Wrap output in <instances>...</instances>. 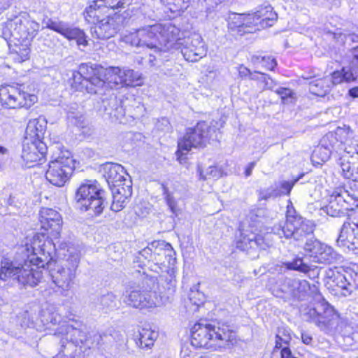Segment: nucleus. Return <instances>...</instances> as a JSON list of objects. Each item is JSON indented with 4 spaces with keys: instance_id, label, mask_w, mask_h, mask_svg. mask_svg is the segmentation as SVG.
<instances>
[{
    "instance_id": "nucleus-1",
    "label": "nucleus",
    "mask_w": 358,
    "mask_h": 358,
    "mask_svg": "<svg viewBox=\"0 0 358 358\" xmlns=\"http://www.w3.org/2000/svg\"><path fill=\"white\" fill-rule=\"evenodd\" d=\"M55 245L48 236L36 233L27 237L16 247L13 258L3 257L0 262V280H15L22 287H35L43 278L41 268L52 260Z\"/></svg>"
},
{
    "instance_id": "nucleus-2",
    "label": "nucleus",
    "mask_w": 358,
    "mask_h": 358,
    "mask_svg": "<svg viewBox=\"0 0 358 358\" xmlns=\"http://www.w3.org/2000/svg\"><path fill=\"white\" fill-rule=\"evenodd\" d=\"M180 29L171 22L147 26L121 36V41L133 47L146 48L160 55L172 49H181L184 58L189 62L198 61L206 55L201 36L194 34L181 39Z\"/></svg>"
},
{
    "instance_id": "nucleus-3",
    "label": "nucleus",
    "mask_w": 358,
    "mask_h": 358,
    "mask_svg": "<svg viewBox=\"0 0 358 358\" xmlns=\"http://www.w3.org/2000/svg\"><path fill=\"white\" fill-rule=\"evenodd\" d=\"M235 341L234 333L227 326L197 322L191 329V345L212 350L229 348Z\"/></svg>"
},
{
    "instance_id": "nucleus-4",
    "label": "nucleus",
    "mask_w": 358,
    "mask_h": 358,
    "mask_svg": "<svg viewBox=\"0 0 358 358\" xmlns=\"http://www.w3.org/2000/svg\"><path fill=\"white\" fill-rule=\"evenodd\" d=\"M103 194L96 181L82 183L75 196L76 208L82 212H87L90 215H101L106 207Z\"/></svg>"
},
{
    "instance_id": "nucleus-5",
    "label": "nucleus",
    "mask_w": 358,
    "mask_h": 358,
    "mask_svg": "<svg viewBox=\"0 0 358 358\" xmlns=\"http://www.w3.org/2000/svg\"><path fill=\"white\" fill-rule=\"evenodd\" d=\"M35 90L25 85H7L0 87V103L6 108H29L38 101Z\"/></svg>"
},
{
    "instance_id": "nucleus-6",
    "label": "nucleus",
    "mask_w": 358,
    "mask_h": 358,
    "mask_svg": "<svg viewBox=\"0 0 358 358\" xmlns=\"http://www.w3.org/2000/svg\"><path fill=\"white\" fill-rule=\"evenodd\" d=\"M314 227L311 221L301 216H287L286 220L275 225L273 230L280 238L302 241L313 234Z\"/></svg>"
},
{
    "instance_id": "nucleus-7",
    "label": "nucleus",
    "mask_w": 358,
    "mask_h": 358,
    "mask_svg": "<svg viewBox=\"0 0 358 358\" xmlns=\"http://www.w3.org/2000/svg\"><path fill=\"white\" fill-rule=\"evenodd\" d=\"M40 29V24L24 13L7 22L3 34L10 40L31 41Z\"/></svg>"
},
{
    "instance_id": "nucleus-8",
    "label": "nucleus",
    "mask_w": 358,
    "mask_h": 358,
    "mask_svg": "<svg viewBox=\"0 0 358 358\" xmlns=\"http://www.w3.org/2000/svg\"><path fill=\"white\" fill-rule=\"evenodd\" d=\"M73 167V159L68 151L49 162L45 173L47 180L57 187H62L69 180Z\"/></svg>"
},
{
    "instance_id": "nucleus-9",
    "label": "nucleus",
    "mask_w": 358,
    "mask_h": 358,
    "mask_svg": "<svg viewBox=\"0 0 358 358\" xmlns=\"http://www.w3.org/2000/svg\"><path fill=\"white\" fill-rule=\"evenodd\" d=\"M358 207V194H350L344 189H338L329 196L325 211L331 217L345 216L348 211Z\"/></svg>"
},
{
    "instance_id": "nucleus-10",
    "label": "nucleus",
    "mask_w": 358,
    "mask_h": 358,
    "mask_svg": "<svg viewBox=\"0 0 358 358\" xmlns=\"http://www.w3.org/2000/svg\"><path fill=\"white\" fill-rule=\"evenodd\" d=\"M211 130L206 122H200L194 129H188L184 136L178 141L176 151L178 158L187 154L192 148L202 145L208 138Z\"/></svg>"
},
{
    "instance_id": "nucleus-11",
    "label": "nucleus",
    "mask_w": 358,
    "mask_h": 358,
    "mask_svg": "<svg viewBox=\"0 0 358 358\" xmlns=\"http://www.w3.org/2000/svg\"><path fill=\"white\" fill-rule=\"evenodd\" d=\"M124 303L132 308L143 310L152 309L163 305L162 297L154 291H141L131 287L125 292Z\"/></svg>"
},
{
    "instance_id": "nucleus-12",
    "label": "nucleus",
    "mask_w": 358,
    "mask_h": 358,
    "mask_svg": "<svg viewBox=\"0 0 358 358\" xmlns=\"http://www.w3.org/2000/svg\"><path fill=\"white\" fill-rule=\"evenodd\" d=\"M306 320L316 325L320 330L328 332L336 324L338 315L332 306L327 303H318L304 313Z\"/></svg>"
},
{
    "instance_id": "nucleus-13",
    "label": "nucleus",
    "mask_w": 358,
    "mask_h": 358,
    "mask_svg": "<svg viewBox=\"0 0 358 358\" xmlns=\"http://www.w3.org/2000/svg\"><path fill=\"white\" fill-rule=\"evenodd\" d=\"M101 75L108 76L113 87L117 85L135 87L142 84L141 74L131 69L109 67L102 70Z\"/></svg>"
},
{
    "instance_id": "nucleus-14",
    "label": "nucleus",
    "mask_w": 358,
    "mask_h": 358,
    "mask_svg": "<svg viewBox=\"0 0 358 358\" xmlns=\"http://www.w3.org/2000/svg\"><path fill=\"white\" fill-rule=\"evenodd\" d=\"M354 132L349 126L338 127L336 130L325 134L321 143L327 146L336 155H341L343 152V145L353 136Z\"/></svg>"
},
{
    "instance_id": "nucleus-15",
    "label": "nucleus",
    "mask_w": 358,
    "mask_h": 358,
    "mask_svg": "<svg viewBox=\"0 0 358 358\" xmlns=\"http://www.w3.org/2000/svg\"><path fill=\"white\" fill-rule=\"evenodd\" d=\"M122 20L120 15L115 14L101 19L91 28L94 37L99 39H108L114 36L121 29Z\"/></svg>"
},
{
    "instance_id": "nucleus-16",
    "label": "nucleus",
    "mask_w": 358,
    "mask_h": 358,
    "mask_svg": "<svg viewBox=\"0 0 358 358\" xmlns=\"http://www.w3.org/2000/svg\"><path fill=\"white\" fill-rule=\"evenodd\" d=\"M47 146L43 141L24 140L21 157L27 167L34 166L44 159Z\"/></svg>"
},
{
    "instance_id": "nucleus-17",
    "label": "nucleus",
    "mask_w": 358,
    "mask_h": 358,
    "mask_svg": "<svg viewBox=\"0 0 358 358\" xmlns=\"http://www.w3.org/2000/svg\"><path fill=\"white\" fill-rule=\"evenodd\" d=\"M327 282L333 290L345 296L350 295L355 287L351 273L347 271L341 272L338 270H330L328 272Z\"/></svg>"
},
{
    "instance_id": "nucleus-18",
    "label": "nucleus",
    "mask_w": 358,
    "mask_h": 358,
    "mask_svg": "<svg viewBox=\"0 0 358 358\" xmlns=\"http://www.w3.org/2000/svg\"><path fill=\"white\" fill-rule=\"evenodd\" d=\"M337 244L344 250L355 251L358 250V220L355 218L352 222L343 223Z\"/></svg>"
},
{
    "instance_id": "nucleus-19",
    "label": "nucleus",
    "mask_w": 358,
    "mask_h": 358,
    "mask_svg": "<svg viewBox=\"0 0 358 358\" xmlns=\"http://www.w3.org/2000/svg\"><path fill=\"white\" fill-rule=\"evenodd\" d=\"M39 221L41 227L50 231L55 238L59 237L62 225L61 215L55 210L49 208H42L39 213Z\"/></svg>"
},
{
    "instance_id": "nucleus-20",
    "label": "nucleus",
    "mask_w": 358,
    "mask_h": 358,
    "mask_svg": "<svg viewBox=\"0 0 358 358\" xmlns=\"http://www.w3.org/2000/svg\"><path fill=\"white\" fill-rule=\"evenodd\" d=\"M84 325L81 322L71 321L59 327L56 334L64 336V340L68 343H73L77 347L86 341L87 335L83 331Z\"/></svg>"
},
{
    "instance_id": "nucleus-21",
    "label": "nucleus",
    "mask_w": 358,
    "mask_h": 358,
    "mask_svg": "<svg viewBox=\"0 0 358 358\" xmlns=\"http://www.w3.org/2000/svg\"><path fill=\"white\" fill-rule=\"evenodd\" d=\"M102 171L110 188L116 185H122L127 182V180H131L124 168L119 164H106L103 166Z\"/></svg>"
},
{
    "instance_id": "nucleus-22",
    "label": "nucleus",
    "mask_w": 358,
    "mask_h": 358,
    "mask_svg": "<svg viewBox=\"0 0 358 358\" xmlns=\"http://www.w3.org/2000/svg\"><path fill=\"white\" fill-rule=\"evenodd\" d=\"M48 28L59 33L69 40H76L78 45L86 46L87 41L83 30L73 27L66 23L52 22L47 26Z\"/></svg>"
},
{
    "instance_id": "nucleus-23",
    "label": "nucleus",
    "mask_w": 358,
    "mask_h": 358,
    "mask_svg": "<svg viewBox=\"0 0 358 358\" xmlns=\"http://www.w3.org/2000/svg\"><path fill=\"white\" fill-rule=\"evenodd\" d=\"M111 192L113 194V202L110 209L115 212L122 210L129 197L132 194V183L131 180H127V182L120 186L112 187Z\"/></svg>"
},
{
    "instance_id": "nucleus-24",
    "label": "nucleus",
    "mask_w": 358,
    "mask_h": 358,
    "mask_svg": "<svg viewBox=\"0 0 358 358\" xmlns=\"http://www.w3.org/2000/svg\"><path fill=\"white\" fill-rule=\"evenodd\" d=\"M241 239L238 242V248L241 250L254 248L255 247L265 250L270 245L268 239L262 235H257L255 233L248 234L244 226L240 227Z\"/></svg>"
},
{
    "instance_id": "nucleus-25",
    "label": "nucleus",
    "mask_w": 358,
    "mask_h": 358,
    "mask_svg": "<svg viewBox=\"0 0 358 358\" xmlns=\"http://www.w3.org/2000/svg\"><path fill=\"white\" fill-rule=\"evenodd\" d=\"M77 264L71 267H62L51 274L53 282L62 290H69L73 284V280L76 277Z\"/></svg>"
},
{
    "instance_id": "nucleus-26",
    "label": "nucleus",
    "mask_w": 358,
    "mask_h": 358,
    "mask_svg": "<svg viewBox=\"0 0 358 358\" xmlns=\"http://www.w3.org/2000/svg\"><path fill=\"white\" fill-rule=\"evenodd\" d=\"M10 54L13 59L21 63L29 59L31 42L29 41H17L10 40Z\"/></svg>"
},
{
    "instance_id": "nucleus-27",
    "label": "nucleus",
    "mask_w": 358,
    "mask_h": 358,
    "mask_svg": "<svg viewBox=\"0 0 358 358\" xmlns=\"http://www.w3.org/2000/svg\"><path fill=\"white\" fill-rule=\"evenodd\" d=\"M45 122L43 119L34 118L29 121L26 128V136L24 140L42 141L45 131Z\"/></svg>"
},
{
    "instance_id": "nucleus-28",
    "label": "nucleus",
    "mask_w": 358,
    "mask_h": 358,
    "mask_svg": "<svg viewBox=\"0 0 358 358\" xmlns=\"http://www.w3.org/2000/svg\"><path fill=\"white\" fill-rule=\"evenodd\" d=\"M255 13L260 29L271 27L277 20V14L269 5L259 7Z\"/></svg>"
},
{
    "instance_id": "nucleus-29",
    "label": "nucleus",
    "mask_w": 358,
    "mask_h": 358,
    "mask_svg": "<svg viewBox=\"0 0 358 358\" xmlns=\"http://www.w3.org/2000/svg\"><path fill=\"white\" fill-rule=\"evenodd\" d=\"M330 80V87L343 82L349 83L356 80V71L349 67H343L341 71H334L330 76H326Z\"/></svg>"
},
{
    "instance_id": "nucleus-30",
    "label": "nucleus",
    "mask_w": 358,
    "mask_h": 358,
    "mask_svg": "<svg viewBox=\"0 0 358 358\" xmlns=\"http://www.w3.org/2000/svg\"><path fill=\"white\" fill-rule=\"evenodd\" d=\"M320 249L314 256L315 262L321 264H331L337 259V253L334 249L324 243H316Z\"/></svg>"
},
{
    "instance_id": "nucleus-31",
    "label": "nucleus",
    "mask_w": 358,
    "mask_h": 358,
    "mask_svg": "<svg viewBox=\"0 0 358 358\" xmlns=\"http://www.w3.org/2000/svg\"><path fill=\"white\" fill-rule=\"evenodd\" d=\"M85 69V66L82 65L80 67V71H74L73 73L71 78V87L77 91L82 90L85 87L90 93H98L97 89H90V86H88V78L84 77L83 75Z\"/></svg>"
},
{
    "instance_id": "nucleus-32",
    "label": "nucleus",
    "mask_w": 358,
    "mask_h": 358,
    "mask_svg": "<svg viewBox=\"0 0 358 358\" xmlns=\"http://www.w3.org/2000/svg\"><path fill=\"white\" fill-rule=\"evenodd\" d=\"M157 336V332L149 328H143L139 331L137 344L142 349H150L154 345Z\"/></svg>"
},
{
    "instance_id": "nucleus-33",
    "label": "nucleus",
    "mask_w": 358,
    "mask_h": 358,
    "mask_svg": "<svg viewBox=\"0 0 358 358\" xmlns=\"http://www.w3.org/2000/svg\"><path fill=\"white\" fill-rule=\"evenodd\" d=\"M330 90V80L327 77L315 80L309 84V91L316 96H323Z\"/></svg>"
},
{
    "instance_id": "nucleus-34",
    "label": "nucleus",
    "mask_w": 358,
    "mask_h": 358,
    "mask_svg": "<svg viewBox=\"0 0 358 358\" xmlns=\"http://www.w3.org/2000/svg\"><path fill=\"white\" fill-rule=\"evenodd\" d=\"M107 69L108 68L105 69L103 67H100L96 69H93L92 68L91 69L94 73V75L92 77L88 78V85H91L90 89L92 88V86L101 88L106 85L110 88L113 87V85L108 79V76L101 75L102 70H107Z\"/></svg>"
},
{
    "instance_id": "nucleus-35",
    "label": "nucleus",
    "mask_w": 358,
    "mask_h": 358,
    "mask_svg": "<svg viewBox=\"0 0 358 358\" xmlns=\"http://www.w3.org/2000/svg\"><path fill=\"white\" fill-rule=\"evenodd\" d=\"M101 7L102 6H100L98 0L93 1L85 10L84 15L85 20L90 23L94 24V25L98 23L101 20L100 19Z\"/></svg>"
},
{
    "instance_id": "nucleus-36",
    "label": "nucleus",
    "mask_w": 358,
    "mask_h": 358,
    "mask_svg": "<svg viewBox=\"0 0 358 358\" xmlns=\"http://www.w3.org/2000/svg\"><path fill=\"white\" fill-rule=\"evenodd\" d=\"M334 154L331 150L320 143V145L314 150L311 159L313 163L320 164L328 161L331 155Z\"/></svg>"
},
{
    "instance_id": "nucleus-37",
    "label": "nucleus",
    "mask_w": 358,
    "mask_h": 358,
    "mask_svg": "<svg viewBox=\"0 0 358 358\" xmlns=\"http://www.w3.org/2000/svg\"><path fill=\"white\" fill-rule=\"evenodd\" d=\"M61 343V350L54 358H76L78 347L73 343L64 341V338H62Z\"/></svg>"
},
{
    "instance_id": "nucleus-38",
    "label": "nucleus",
    "mask_w": 358,
    "mask_h": 358,
    "mask_svg": "<svg viewBox=\"0 0 358 358\" xmlns=\"http://www.w3.org/2000/svg\"><path fill=\"white\" fill-rule=\"evenodd\" d=\"M244 17L245 14L234 13L231 15L228 20V28L232 31L242 35L245 30Z\"/></svg>"
},
{
    "instance_id": "nucleus-39",
    "label": "nucleus",
    "mask_w": 358,
    "mask_h": 358,
    "mask_svg": "<svg viewBox=\"0 0 358 358\" xmlns=\"http://www.w3.org/2000/svg\"><path fill=\"white\" fill-rule=\"evenodd\" d=\"M100 6L113 10L126 8L132 3V0H98Z\"/></svg>"
},
{
    "instance_id": "nucleus-40",
    "label": "nucleus",
    "mask_w": 358,
    "mask_h": 358,
    "mask_svg": "<svg viewBox=\"0 0 358 358\" xmlns=\"http://www.w3.org/2000/svg\"><path fill=\"white\" fill-rule=\"evenodd\" d=\"M100 305L106 310H111L117 307L118 301L117 296L112 292H108L101 296Z\"/></svg>"
},
{
    "instance_id": "nucleus-41",
    "label": "nucleus",
    "mask_w": 358,
    "mask_h": 358,
    "mask_svg": "<svg viewBox=\"0 0 358 358\" xmlns=\"http://www.w3.org/2000/svg\"><path fill=\"white\" fill-rule=\"evenodd\" d=\"M166 4L171 12H180L186 10L190 3V0H160Z\"/></svg>"
},
{
    "instance_id": "nucleus-42",
    "label": "nucleus",
    "mask_w": 358,
    "mask_h": 358,
    "mask_svg": "<svg viewBox=\"0 0 358 358\" xmlns=\"http://www.w3.org/2000/svg\"><path fill=\"white\" fill-rule=\"evenodd\" d=\"M201 180H217L222 176V171L218 167L210 166L205 171H202L200 168L198 169Z\"/></svg>"
},
{
    "instance_id": "nucleus-43",
    "label": "nucleus",
    "mask_w": 358,
    "mask_h": 358,
    "mask_svg": "<svg viewBox=\"0 0 358 358\" xmlns=\"http://www.w3.org/2000/svg\"><path fill=\"white\" fill-rule=\"evenodd\" d=\"M337 163L341 169V173L343 177L352 180L355 167L352 168L347 156L341 155V156L338 159Z\"/></svg>"
},
{
    "instance_id": "nucleus-44",
    "label": "nucleus",
    "mask_w": 358,
    "mask_h": 358,
    "mask_svg": "<svg viewBox=\"0 0 358 358\" xmlns=\"http://www.w3.org/2000/svg\"><path fill=\"white\" fill-rule=\"evenodd\" d=\"M256 18L257 16L255 15V13L245 14V30H243V33L253 32L256 30L260 29V28H259V24L257 22L258 20Z\"/></svg>"
},
{
    "instance_id": "nucleus-45",
    "label": "nucleus",
    "mask_w": 358,
    "mask_h": 358,
    "mask_svg": "<svg viewBox=\"0 0 358 358\" xmlns=\"http://www.w3.org/2000/svg\"><path fill=\"white\" fill-rule=\"evenodd\" d=\"M293 287V294L296 296L297 294L306 293L310 289V284L306 280H291L289 282Z\"/></svg>"
},
{
    "instance_id": "nucleus-46",
    "label": "nucleus",
    "mask_w": 358,
    "mask_h": 358,
    "mask_svg": "<svg viewBox=\"0 0 358 358\" xmlns=\"http://www.w3.org/2000/svg\"><path fill=\"white\" fill-rule=\"evenodd\" d=\"M252 61L255 64H260L262 67L268 70H273L277 64L275 59L269 56H255L252 57Z\"/></svg>"
},
{
    "instance_id": "nucleus-47",
    "label": "nucleus",
    "mask_w": 358,
    "mask_h": 358,
    "mask_svg": "<svg viewBox=\"0 0 358 358\" xmlns=\"http://www.w3.org/2000/svg\"><path fill=\"white\" fill-rule=\"evenodd\" d=\"M278 186H271L270 187L260 189L258 192L259 200H267L270 198L280 196V192L278 191Z\"/></svg>"
},
{
    "instance_id": "nucleus-48",
    "label": "nucleus",
    "mask_w": 358,
    "mask_h": 358,
    "mask_svg": "<svg viewBox=\"0 0 358 358\" xmlns=\"http://www.w3.org/2000/svg\"><path fill=\"white\" fill-rule=\"evenodd\" d=\"M286 265L289 269L296 270L303 273H307L310 270L309 266L304 263L301 258H296L292 262H287Z\"/></svg>"
},
{
    "instance_id": "nucleus-49",
    "label": "nucleus",
    "mask_w": 358,
    "mask_h": 358,
    "mask_svg": "<svg viewBox=\"0 0 358 358\" xmlns=\"http://www.w3.org/2000/svg\"><path fill=\"white\" fill-rule=\"evenodd\" d=\"M67 118L72 124L77 127H84L85 118L80 113L69 111L67 113Z\"/></svg>"
},
{
    "instance_id": "nucleus-50",
    "label": "nucleus",
    "mask_w": 358,
    "mask_h": 358,
    "mask_svg": "<svg viewBox=\"0 0 358 358\" xmlns=\"http://www.w3.org/2000/svg\"><path fill=\"white\" fill-rule=\"evenodd\" d=\"M278 95H280L282 103H291L294 101V93L293 92L287 88H279L275 91Z\"/></svg>"
},
{
    "instance_id": "nucleus-51",
    "label": "nucleus",
    "mask_w": 358,
    "mask_h": 358,
    "mask_svg": "<svg viewBox=\"0 0 358 358\" xmlns=\"http://www.w3.org/2000/svg\"><path fill=\"white\" fill-rule=\"evenodd\" d=\"M316 243H322L321 242L318 241L317 240L310 238L307 239L305 245H304V250L310 254V255L313 257L316 255V253H318V251L320 250Z\"/></svg>"
},
{
    "instance_id": "nucleus-52",
    "label": "nucleus",
    "mask_w": 358,
    "mask_h": 358,
    "mask_svg": "<svg viewBox=\"0 0 358 358\" xmlns=\"http://www.w3.org/2000/svg\"><path fill=\"white\" fill-rule=\"evenodd\" d=\"M348 57L350 62V69L354 71H358V46L350 49L348 53Z\"/></svg>"
},
{
    "instance_id": "nucleus-53",
    "label": "nucleus",
    "mask_w": 358,
    "mask_h": 358,
    "mask_svg": "<svg viewBox=\"0 0 358 358\" xmlns=\"http://www.w3.org/2000/svg\"><path fill=\"white\" fill-rule=\"evenodd\" d=\"M343 153L358 155V138L351 141L350 143H347L343 150Z\"/></svg>"
},
{
    "instance_id": "nucleus-54",
    "label": "nucleus",
    "mask_w": 358,
    "mask_h": 358,
    "mask_svg": "<svg viewBox=\"0 0 358 358\" xmlns=\"http://www.w3.org/2000/svg\"><path fill=\"white\" fill-rule=\"evenodd\" d=\"M163 189L166 203L170 208L171 210L174 213L176 208V202L171 192H169L166 187L163 186Z\"/></svg>"
},
{
    "instance_id": "nucleus-55",
    "label": "nucleus",
    "mask_w": 358,
    "mask_h": 358,
    "mask_svg": "<svg viewBox=\"0 0 358 358\" xmlns=\"http://www.w3.org/2000/svg\"><path fill=\"white\" fill-rule=\"evenodd\" d=\"M189 298L192 303L197 306H199L203 301V294L198 291L192 290L189 294Z\"/></svg>"
},
{
    "instance_id": "nucleus-56",
    "label": "nucleus",
    "mask_w": 358,
    "mask_h": 358,
    "mask_svg": "<svg viewBox=\"0 0 358 358\" xmlns=\"http://www.w3.org/2000/svg\"><path fill=\"white\" fill-rule=\"evenodd\" d=\"M155 127L158 130L168 131L171 128V124L167 118L162 117L157 121Z\"/></svg>"
},
{
    "instance_id": "nucleus-57",
    "label": "nucleus",
    "mask_w": 358,
    "mask_h": 358,
    "mask_svg": "<svg viewBox=\"0 0 358 358\" xmlns=\"http://www.w3.org/2000/svg\"><path fill=\"white\" fill-rule=\"evenodd\" d=\"M296 181V180L293 182L284 181L281 182L280 189H278V191L280 192V195L289 194Z\"/></svg>"
},
{
    "instance_id": "nucleus-58",
    "label": "nucleus",
    "mask_w": 358,
    "mask_h": 358,
    "mask_svg": "<svg viewBox=\"0 0 358 358\" xmlns=\"http://www.w3.org/2000/svg\"><path fill=\"white\" fill-rule=\"evenodd\" d=\"M260 78H261V83H263L262 87L264 89H269V90H273L275 85H274L272 79H271L266 74H260Z\"/></svg>"
},
{
    "instance_id": "nucleus-59",
    "label": "nucleus",
    "mask_w": 358,
    "mask_h": 358,
    "mask_svg": "<svg viewBox=\"0 0 358 358\" xmlns=\"http://www.w3.org/2000/svg\"><path fill=\"white\" fill-rule=\"evenodd\" d=\"M45 320L47 321V323L45 324L47 326L46 328L50 329L52 324L55 325L59 322L60 317L56 313H52Z\"/></svg>"
},
{
    "instance_id": "nucleus-60",
    "label": "nucleus",
    "mask_w": 358,
    "mask_h": 358,
    "mask_svg": "<svg viewBox=\"0 0 358 358\" xmlns=\"http://www.w3.org/2000/svg\"><path fill=\"white\" fill-rule=\"evenodd\" d=\"M238 71L239 76L241 77H246L248 76H250L251 74V71L250 69H248L247 67L244 66L243 65H240L238 67Z\"/></svg>"
},
{
    "instance_id": "nucleus-61",
    "label": "nucleus",
    "mask_w": 358,
    "mask_h": 358,
    "mask_svg": "<svg viewBox=\"0 0 358 358\" xmlns=\"http://www.w3.org/2000/svg\"><path fill=\"white\" fill-rule=\"evenodd\" d=\"M301 339L303 343L306 345H310L313 340L312 336L306 332L301 333Z\"/></svg>"
},
{
    "instance_id": "nucleus-62",
    "label": "nucleus",
    "mask_w": 358,
    "mask_h": 358,
    "mask_svg": "<svg viewBox=\"0 0 358 358\" xmlns=\"http://www.w3.org/2000/svg\"><path fill=\"white\" fill-rule=\"evenodd\" d=\"M255 166V162H251L249 164V165L247 166L245 171V175L246 177H248L252 174V170H253Z\"/></svg>"
},
{
    "instance_id": "nucleus-63",
    "label": "nucleus",
    "mask_w": 358,
    "mask_h": 358,
    "mask_svg": "<svg viewBox=\"0 0 358 358\" xmlns=\"http://www.w3.org/2000/svg\"><path fill=\"white\" fill-rule=\"evenodd\" d=\"M349 95L353 98L358 97V87H353L349 90Z\"/></svg>"
},
{
    "instance_id": "nucleus-64",
    "label": "nucleus",
    "mask_w": 358,
    "mask_h": 358,
    "mask_svg": "<svg viewBox=\"0 0 358 358\" xmlns=\"http://www.w3.org/2000/svg\"><path fill=\"white\" fill-rule=\"evenodd\" d=\"M260 74H262V73L260 72H257V71H255L253 73L251 72V74H250V77L252 80H259V82H261Z\"/></svg>"
}]
</instances>
